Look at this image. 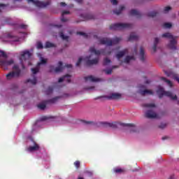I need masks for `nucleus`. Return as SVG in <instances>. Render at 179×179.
Masks as SVG:
<instances>
[{
	"mask_svg": "<svg viewBox=\"0 0 179 179\" xmlns=\"http://www.w3.org/2000/svg\"><path fill=\"white\" fill-rule=\"evenodd\" d=\"M90 55L84 59L80 57L76 64V66H79L82 63V61H85L87 65H96V64H99V55L101 54H103V55H111V54H114L117 59H121L122 57L128 54V50H124L118 52L117 49L111 50L110 48L106 47L104 51L103 50H97L94 47H91L90 48Z\"/></svg>",
	"mask_w": 179,
	"mask_h": 179,
	"instance_id": "1",
	"label": "nucleus"
},
{
	"mask_svg": "<svg viewBox=\"0 0 179 179\" xmlns=\"http://www.w3.org/2000/svg\"><path fill=\"white\" fill-rule=\"evenodd\" d=\"M143 107L147 108V110L145 113L146 118H150L151 120L160 118V115L155 111V108H156V105L155 103H145L143 105Z\"/></svg>",
	"mask_w": 179,
	"mask_h": 179,
	"instance_id": "2",
	"label": "nucleus"
},
{
	"mask_svg": "<svg viewBox=\"0 0 179 179\" xmlns=\"http://www.w3.org/2000/svg\"><path fill=\"white\" fill-rule=\"evenodd\" d=\"M157 94L160 99L163 97V96H166V97H170L171 100H177V95L173 94L171 92L164 91V88L159 87L157 90Z\"/></svg>",
	"mask_w": 179,
	"mask_h": 179,
	"instance_id": "3",
	"label": "nucleus"
},
{
	"mask_svg": "<svg viewBox=\"0 0 179 179\" xmlns=\"http://www.w3.org/2000/svg\"><path fill=\"white\" fill-rule=\"evenodd\" d=\"M120 41H121V38H115L113 40L103 38L100 40V43L105 44V45L110 47V45H115V44H118Z\"/></svg>",
	"mask_w": 179,
	"mask_h": 179,
	"instance_id": "4",
	"label": "nucleus"
},
{
	"mask_svg": "<svg viewBox=\"0 0 179 179\" xmlns=\"http://www.w3.org/2000/svg\"><path fill=\"white\" fill-rule=\"evenodd\" d=\"M38 57L40 62L38 63V65L35 68L31 69L32 75H36V73H38V71H40V66L45 65V64H47V59L43 57L41 54H38Z\"/></svg>",
	"mask_w": 179,
	"mask_h": 179,
	"instance_id": "5",
	"label": "nucleus"
},
{
	"mask_svg": "<svg viewBox=\"0 0 179 179\" xmlns=\"http://www.w3.org/2000/svg\"><path fill=\"white\" fill-rule=\"evenodd\" d=\"M132 24L128 23H117L110 26L111 30H122L124 29H131Z\"/></svg>",
	"mask_w": 179,
	"mask_h": 179,
	"instance_id": "6",
	"label": "nucleus"
},
{
	"mask_svg": "<svg viewBox=\"0 0 179 179\" xmlns=\"http://www.w3.org/2000/svg\"><path fill=\"white\" fill-rule=\"evenodd\" d=\"M31 55V53H30L29 50H24L23 52H21L20 59L21 61L20 64L22 69H24V62H26V59H29Z\"/></svg>",
	"mask_w": 179,
	"mask_h": 179,
	"instance_id": "7",
	"label": "nucleus"
},
{
	"mask_svg": "<svg viewBox=\"0 0 179 179\" xmlns=\"http://www.w3.org/2000/svg\"><path fill=\"white\" fill-rule=\"evenodd\" d=\"M20 75V69L18 65H14L13 71L6 75L7 79H12V78H18Z\"/></svg>",
	"mask_w": 179,
	"mask_h": 179,
	"instance_id": "8",
	"label": "nucleus"
},
{
	"mask_svg": "<svg viewBox=\"0 0 179 179\" xmlns=\"http://www.w3.org/2000/svg\"><path fill=\"white\" fill-rule=\"evenodd\" d=\"M28 3H30V2H32L36 6H38V8H45V6H48L50 5V2L44 3L39 1L38 0H27Z\"/></svg>",
	"mask_w": 179,
	"mask_h": 179,
	"instance_id": "9",
	"label": "nucleus"
},
{
	"mask_svg": "<svg viewBox=\"0 0 179 179\" xmlns=\"http://www.w3.org/2000/svg\"><path fill=\"white\" fill-rule=\"evenodd\" d=\"M59 99V97L57 96V97H55V98L49 100L48 101L42 102L38 105V108L40 110H44L46 107L47 103H57V101H58Z\"/></svg>",
	"mask_w": 179,
	"mask_h": 179,
	"instance_id": "10",
	"label": "nucleus"
},
{
	"mask_svg": "<svg viewBox=\"0 0 179 179\" xmlns=\"http://www.w3.org/2000/svg\"><path fill=\"white\" fill-rule=\"evenodd\" d=\"M177 37L171 39L167 45L169 50H177Z\"/></svg>",
	"mask_w": 179,
	"mask_h": 179,
	"instance_id": "11",
	"label": "nucleus"
},
{
	"mask_svg": "<svg viewBox=\"0 0 179 179\" xmlns=\"http://www.w3.org/2000/svg\"><path fill=\"white\" fill-rule=\"evenodd\" d=\"M166 75L169 76V78H172V79H174V80H176L177 83H179V75L171 71H166Z\"/></svg>",
	"mask_w": 179,
	"mask_h": 179,
	"instance_id": "12",
	"label": "nucleus"
},
{
	"mask_svg": "<svg viewBox=\"0 0 179 179\" xmlns=\"http://www.w3.org/2000/svg\"><path fill=\"white\" fill-rule=\"evenodd\" d=\"M139 93L141 96H146V94H153V92L150 90L145 89V87H141L139 90Z\"/></svg>",
	"mask_w": 179,
	"mask_h": 179,
	"instance_id": "13",
	"label": "nucleus"
},
{
	"mask_svg": "<svg viewBox=\"0 0 179 179\" xmlns=\"http://www.w3.org/2000/svg\"><path fill=\"white\" fill-rule=\"evenodd\" d=\"M85 82H101V78H99L97 77H94L93 76H89L85 77Z\"/></svg>",
	"mask_w": 179,
	"mask_h": 179,
	"instance_id": "14",
	"label": "nucleus"
},
{
	"mask_svg": "<svg viewBox=\"0 0 179 179\" xmlns=\"http://www.w3.org/2000/svg\"><path fill=\"white\" fill-rule=\"evenodd\" d=\"M61 82H68V83H71V76L66 75L62 78H60L59 79V83H61Z\"/></svg>",
	"mask_w": 179,
	"mask_h": 179,
	"instance_id": "15",
	"label": "nucleus"
},
{
	"mask_svg": "<svg viewBox=\"0 0 179 179\" xmlns=\"http://www.w3.org/2000/svg\"><path fill=\"white\" fill-rule=\"evenodd\" d=\"M121 96L122 95L120 93H113L108 96V99L117 100L118 99H121Z\"/></svg>",
	"mask_w": 179,
	"mask_h": 179,
	"instance_id": "16",
	"label": "nucleus"
},
{
	"mask_svg": "<svg viewBox=\"0 0 179 179\" xmlns=\"http://www.w3.org/2000/svg\"><path fill=\"white\" fill-rule=\"evenodd\" d=\"M6 41H19V38H17V36H13L12 35H8L6 36Z\"/></svg>",
	"mask_w": 179,
	"mask_h": 179,
	"instance_id": "17",
	"label": "nucleus"
},
{
	"mask_svg": "<svg viewBox=\"0 0 179 179\" xmlns=\"http://www.w3.org/2000/svg\"><path fill=\"white\" fill-rule=\"evenodd\" d=\"M38 149H40V146L35 143L34 146H30L28 148L27 150L28 152H36V150H38Z\"/></svg>",
	"mask_w": 179,
	"mask_h": 179,
	"instance_id": "18",
	"label": "nucleus"
},
{
	"mask_svg": "<svg viewBox=\"0 0 179 179\" xmlns=\"http://www.w3.org/2000/svg\"><path fill=\"white\" fill-rule=\"evenodd\" d=\"M162 37L164 38H169L170 40H173V38H176L177 36H173L171 33H165L162 35Z\"/></svg>",
	"mask_w": 179,
	"mask_h": 179,
	"instance_id": "19",
	"label": "nucleus"
},
{
	"mask_svg": "<svg viewBox=\"0 0 179 179\" xmlns=\"http://www.w3.org/2000/svg\"><path fill=\"white\" fill-rule=\"evenodd\" d=\"M139 38V36H138L135 33H131L129 37V41H134L135 40H138Z\"/></svg>",
	"mask_w": 179,
	"mask_h": 179,
	"instance_id": "20",
	"label": "nucleus"
},
{
	"mask_svg": "<svg viewBox=\"0 0 179 179\" xmlns=\"http://www.w3.org/2000/svg\"><path fill=\"white\" fill-rule=\"evenodd\" d=\"M146 56L145 55V49L143 48H140V59L141 61H145Z\"/></svg>",
	"mask_w": 179,
	"mask_h": 179,
	"instance_id": "21",
	"label": "nucleus"
},
{
	"mask_svg": "<svg viewBox=\"0 0 179 179\" xmlns=\"http://www.w3.org/2000/svg\"><path fill=\"white\" fill-rule=\"evenodd\" d=\"M63 70H64V67H62V62H59L58 66L55 68V72L56 73L62 72Z\"/></svg>",
	"mask_w": 179,
	"mask_h": 179,
	"instance_id": "22",
	"label": "nucleus"
},
{
	"mask_svg": "<svg viewBox=\"0 0 179 179\" xmlns=\"http://www.w3.org/2000/svg\"><path fill=\"white\" fill-rule=\"evenodd\" d=\"M13 64V61L12 59L6 62H1V66H8L9 65H12Z\"/></svg>",
	"mask_w": 179,
	"mask_h": 179,
	"instance_id": "23",
	"label": "nucleus"
},
{
	"mask_svg": "<svg viewBox=\"0 0 179 179\" xmlns=\"http://www.w3.org/2000/svg\"><path fill=\"white\" fill-rule=\"evenodd\" d=\"M134 59H135V57H134V56H127L124 59V62L126 64H129V62H131V61H134Z\"/></svg>",
	"mask_w": 179,
	"mask_h": 179,
	"instance_id": "24",
	"label": "nucleus"
},
{
	"mask_svg": "<svg viewBox=\"0 0 179 179\" xmlns=\"http://www.w3.org/2000/svg\"><path fill=\"white\" fill-rule=\"evenodd\" d=\"M130 15H131L132 16H139V15H141V13H139V11L136 10H131L130 11Z\"/></svg>",
	"mask_w": 179,
	"mask_h": 179,
	"instance_id": "25",
	"label": "nucleus"
},
{
	"mask_svg": "<svg viewBox=\"0 0 179 179\" xmlns=\"http://www.w3.org/2000/svg\"><path fill=\"white\" fill-rule=\"evenodd\" d=\"M159 41V39L158 38H155L154 46L152 47V50H153L154 52H155V51H156V47H157Z\"/></svg>",
	"mask_w": 179,
	"mask_h": 179,
	"instance_id": "26",
	"label": "nucleus"
},
{
	"mask_svg": "<svg viewBox=\"0 0 179 179\" xmlns=\"http://www.w3.org/2000/svg\"><path fill=\"white\" fill-rule=\"evenodd\" d=\"M162 80H164V82H165L166 83V85H168V86H169V87H171L173 86V83H171V81H170L164 78H162Z\"/></svg>",
	"mask_w": 179,
	"mask_h": 179,
	"instance_id": "27",
	"label": "nucleus"
},
{
	"mask_svg": "<svg viewBox=\"0 0 179 179\" xmlns=\"http://www.w3.org/2000/svg\"><path fill=\"white\" fill-rule=\"evenodd\" d=\"M173 25L170 22H166L163 24L164 29H171Z\"/></svg>",
	"mask_w": 179,
	"mask_h": 179,
	"instance_id": "28",
	"label": "nucleus"
},
{
	"mask_svg": "<svg viewBox=\"0 0 179 179\" xmlns=\"http://www.w3.org/2000/svg\"><path fill=\"white\" fill-rule=\"evenodd\" d=\"M171 9H173V8H171V6H166L164 8V13H169L170 12V10H171Z\"/></svg>",
	"mask_w": 179,
	"mask_h": 179,
	"instance_id": "29",
	"label": "nucleus"
},
{
	"mask_svg": "<svg viewBox=\"0 0 179 179\" xmlns=\"http://www.w3.org/2000/svg\"><path fill=\"white\" fill-rule=\"evenodd\" d=\"M110 64H111V60L108 58H105L103 59V65H110Z\"/></svg>",
	"mask_w": 179,
	"mask_h": 179,
	"instance_id": "30",
	"label": "nucleus"
},
{
	"mask_svg": "<svg viewBox=\"0 0 179 179\" xmlns=\"http://www.w3.org/2000/svg\"><path fill=\"white\" fill-rule=\"evenodd\" d=\"M51 47H55L53 43H50V42H47L45 43V48H51Z\"/></svg>",
	"mask_w": 179,
	"mask_h": 179,
	"instance_id": "31",
	"label": "nucleus"
},
{
	"mask_svg": "<svg viewBox=\"0 0 179 179\" xmlns=\"http://www.w3.org/2000/svg\"><path fill=\"white\" fill-rule=\"evenodd\" d=\"M28 82H29L30 83H31V85H36V83H37V79H36V78H34V79H29L28 80Z\"/></svg>",
	"mask_w": 179,
	"mask_h": 179,
	"instance_id": "32",
	"label": "nucleus"
},
{
	"mask_svg": "<svg viewBox=\"0 0 179 179\" xmlns=\"http://www.w3.org/2000/svg\"><path fill=\"white\" fill-rule=\"evenodd\" d=\"M125 7H124V6H122L120 7V9L119 11L115 10L114 13H115V15H120V13H121V11L123 10L124 9Z\"/></svg>",
	"mask_w": 179,
	"mask_h": 179,
	"instance_id": "33",
	"label": "nucleus"
},
{
	"mask_svg": "<svg viewBox=\"0 0 179 179\" xmlns=\"http://www.w3.org/2000/svg\"><path fill=\"white\" fill-rule=\"evenodd\" d=\"M114 171L116 173H124V169L120 168L115 169Z\"/></svg>",
	"mask_w": 179,
	"mask_h": 179,
	"instance_id": "34",
	"label": "nucleus"
},
{
	"mask_svg": "<svg viewBox=\"0 0 179 179\" xmlns=\"http://www.w3.org/2000/svg\"><path fill=\"white\" fill-rule=\"evenodd\" d=\"M36 47L38 50L43 48V43H41V42H38L37 43V45H36Z\"/></svg>",
	"mask_w": 179,
	"mask_h": 179,
	"instance_id": "35",
	"label": "nucleus"
},
{
	"mask_svg": "<svg viewBox=\"0 0 179 179\" xmlns=\"http://www.w3.org/2000/svg\"><path fill=\"white\" fill-rule=\"evenodd\" d=\"M156 15H157L156 12H151L148 14V16H150V17H155Z\"/></svg>",
	"mask_w": 179,
	"mask_h": 179,
	"instance_id": "36",
	"label": "nucleus"
},
{
	"mask_svg": "<svg viewBox=\"0 0 179 179\" xmlns=\"http://www.w3.org/2000/svg\"><path fill=\"white\" fill-rule=\"evenodd\" d=\"M108 125L111 128H115L117 127V123H109Z\"/></svg>",
	"mask_w": 179,
	"mask_h": 179,
	"instance_id": "37",
	"label": "nucleus"
},
{
	"mask_svg": "<svg viewBox=\"0 0 179 179\" xmlns=\"http://www.w3.org/2000/svg\"><path fill=\"white\" fill-rule=\"evenodd\" d=\"M129 129H130V132H136V127L135 126H133Z\"/></svg>",
	"mask_w": 179,
	"mask_h": 179,
	"instance_id": "38",
	"label": "nucleus"
},
{
	"mask_svg": "<svg viewBox=\"0 0 179 179\" xmlns=\"http://www.w3.org/2000/svg\"><path fill=\"white\" fill-rule=\"evenodd\" d=\"M77 169H79V166H80V162L79 161H76L75 163H74Z\"/></svg>",
	"mask_w": 179,
	"mask_h": 179,
	"instance_id": "39",
	"label": "nucleus"
},
{
	"mask_svg": "<svg viewBox=\"0 0 179 179\" xmlns=\"http://www.w3.org/2000/svg\"><path fill=\"white\" fill-rule=\"evenodd\" d=\"M133 54H138V48L137 47H134L133 48Z\"/></svg>",
	"mask_w": 179,
	"mask_h": 179,
	"instance_id": "40",
	"label": "nucleus"
},
{
	"mask_svg": "<svg viewBox=\"0 0 179 179\" xmlns=\"http://www.w3.org/2000/svg\"><path fill=\"white\" fill-rule=\"evenodd\" d=\"M1 57H3V58H6V53L3 51H1Z\"/></svg>",
	"mask_w": 179,
	"mask_h": 179,
	"instance_id": "41",
	"label": "nucleus"
},
{
	"mask_svg": "<svg viewBox=\"0 0 179 179\" xmlns=\"http://www.w3.org/2000/svg\"><path fill=\"white\" fill-rule=\"evenodd\" d=\"M60 37H62L63 40H68V36H64L62 33L60 34Z\"/></svg>",
	"mask_w": 179,
	"mask_h": 179,
	"instance_id": "42",
	"label": "nucleus"
},
{
	"mask_svg": "<svg viewBox=\"0 0 179 179\" xmlns=\"http://www.w3.org/2000/svg\"><path fill=\"white\" fill-rule=\"evenodd\" d=\"M110 2L113 3V5H117V3H118L117 0H110Z\"/></svg>",
	"mask_w": 179,
	"mask_h": 179,
	"instance_id": "43",
	"label": "nucleus"
},
{
	"mask_svg": "<svg viewBox=\"0 0 179 179\" xmlns=\"http://www.w3.org/2000/svg\"><path fill=\"white\" fill-rule=\"evenodd\" d=\"M105 72H106V75H110L112 71H111V69H110V70L105 71Z\"/></svg>",
	"mask_w": 179,
	"mask_h": 179,
	"instance_id": "44",
	"label": "nucleus"
},
{
	"mask_svg": "<svg viewBox=\"0 0 179 179\" xmlns=\"http://www.w3.org/2000/svg\"><path fill=\"white\" fill-rule=\"evenodd\" d=\"M48 94H50V93H52V88H49L47 91Z\"/></svg>",
	"mask_w": 179,
	"mask_h": 179,
	"instance_id": "45",
	"label": "nucleus"
},
{
	"mask_svg": "<svg viewBox=\"0 0 179 179\" xmlns=\"http://www.w3.org/2000/svg\"><path fill=\"white\" fill-rule=\"evenodd\" d=\"M168 179H176V176L171 175L168 178Z\"/></svg>",
	"mask_w": 179,
	"mask_h": 179,
	"instance_id": "46",
	"label": "nucleus"
},
{
	"mask_svg": "<svg viewBox=\"0 0 179 179\" xmlns=\"http://www.w3.org/2000/svg\"><path fill=\"white\" fill-rule=\"evenodd\" d=\"M62 15H69V11H63Z\"/></svg>",
	"mask_w": 179,
	"mask_h": 179,
	"instance_id": "47",
	"label": "nucleus"
},
{
	"mask_svg": "<svg viewBox=\"0 0 179 179\" xmlns=\"http://www.w3.org/2000/svg\"><path fill=\"white\" fill-rule=\"evenodd\" d=\"M78 34H80V36H84L85 37L87 36L86 34L83 33V32H79Z\"/></svg>",
	"mask_w": 179,
	"mask_h": 179,
	"instance_id": "48",
	"label": "nucleus"
},
{
	"mask_svg": "<svg viewBox=\"0 0 179 179\" xmlns=\"http://www.w3.org/2000/svg\"><path fill=\"white\" fill-rule=\"evenodd\" d=\"M60 5L61 6H66V3H65L64 2H61Z\"/></svg>",
	"mask_w": 179,
	"mask_h": 179,
	"instance_id": "49",
	"label": "nucleus"
},
{
	"mask_svg": "<svg viewBox=\"0 0 179 179\" xmlns=\"http://www.w3.org/2000/svg\"><path fill=\"white\" fill-rule=\"evenodd\" d=\"M94 89V87H89L87 88V90H93Z\"/></svg>",
	"mask_w": 179,
	"mask_h": 179,
	"instance_id": "50",
	"label": "nucleus"
},
{
	"mask_svg": "<svg viewBox=\"0 0 179 179\" xmlns=\"http://www.w3.org/2000/svg\"><path fill=\"white\" fill-rule=\"evenodd\" d=\"M76 2H78V3H82L83 0H76Z\"/></svg>",
	"mask_w": 179,
	"mask_h": 179,
	"instance_id": "51",
	"label": "nucleus"
},
{
	"mask_svg": "<svg viewBox=\"0 0 179 179\" xmlns=\"http://www.w3.org/2000/svg\"><path fill=\"white\" fill-rule=\"evenodd\" d=\"M21 27H22V29H26L27 27V26H26V25H22V26H21Z\"/></svg>",
	"mask_w": 179,
	"mask_h": 179,
	"instance_id": "52",
	"label": "nucleus"
},
{
	"mask_svg": "<svg viewBox=\"0 0 179 179\" xmlns=\"http://www.w3.org/2000/svg\"><path fill=\"white\" fill-rule=\"evenodd\" d=\"M66 66V68H72V65H71V64L67 65V66Z\"/></svg>",
	"mask_w": 179,
	"mask_h": 179,
	"instance_id": "53",
	"label": "nucleus"
},
{
	"mask_svg": "<svg viewBox=\"0 0 179 179\" xmlns=\"http://www.w3.org/2000/svg\"><path fill=\"white\" fill-rule=\"evenodd\" d=\"M62 22H66V20H65V18H62Z\"/></svg>",
	"mask_w": 179,
	"mask_h": 179,
	"instance_id": "54",
	"label": "nucleus"
},
{
	"mask_svg": "<svg viewBox=\"0 0 179 179\" xmlns=\"http://www.w3.org/2000/svg\"><path fill=\"white\" fill-rule=\"evenodd\" d=\"M3 6H5L4 4H1V8H3Z\"/></svg>",
	"mask_w": 179,
	"mask_h": 179,
	"instance_id": "55",
	"label": "nucleus"
},
{
	"mask_svg": "<svg viewBox=\"0 0 179 179\" xmlns=\"http://www.w3.org/2000/svg\"><path fill=\"white\" fill-rule=\"evenodd\" d=\"M166 127V124H164L163 127L160 126L161 128H164Z\"/></svg>",
	"mask_w": 179,
	"mask_h": 179,
	"instance_id": "56",
	"label": "nucleus"
},
{
	"mask_svg": "<svg viewBox=\"0 0 179 179\" xmlns=\"http://www.w3.org/2000/svg\"><path fill=\"white\" fill-rule=\"evenodd\" d=\"M87 124H92V122H87Z\"/></svg>",
	"mask_w": 179,
	"mask_h": 179,
	"instance_id": "57",
	"label": "nucleus"
},
{
	"mask_svg": "<svg viewBox=\"0 0 179 179\" xmlns=\"http://www.w3.org/2000/svg\"><path fill=\"white\" fill-rule=\"evenodd\" d=\"M2 22H5V19L3 18V19H2Z\"/></svg>",
	"mask_w": 179,
	"mask_h": 179,
	"instance_id": "58",
	"label": "nucleus"
},
{
	"mask_svg": "<svg viewBox=\"0 0 179 179\" xmlns=\"http://www.w3.org/2000/svg\"><path fill=\"white\" fill-rule=\"evenodd\" d=\"M114 68H117V66H113V69H114Z\"/></svg>",
	"mask_w": 179,
	"mask_h": 179,
	"instance_id": "59",
	"label": "nucleus"
},
{
	"mask_svg": "<svg viewBox=\"0 0 179 179\" xmlns=\"http://www.w3.org/2000/svg\"><path fill=\"white\" fill-rule=\"evenodd\" d=\"M78 179H83V178H79Z\"/></svg>",
	"mask_w": 179,
	"mask_h": 179,
	"instance_id": "60",
	"label": "nucleus"
},
{
	"mask_svg": "<svg viewBox=\"0 0 179 179\" xmlns=\"http://www.w3.org/2000/svg\"><path fill=\"white\" fill-rule=\"evenodd\" d=\"M14 1H20V0H14Z\"/></svg>",
	"mask_w": 179,
	"mask_h": 179,
	"instance_id": "61",
	"label": "nucleus"
},
{
	"mask_svg": "<svg viewBox=\"0 0 179 179\" xmlns=\"http://www.w3.org/2000/svg\"><path fill=\"white\" fill-rule=\"evenodd\" d=\"M178 104H179V101H178Z\"/></svg>",
	"mask_w": 179,
	"mask_h": 179,
	"instance_id": "62",
	"label": "nucleus"
},
{
	"mask_svg": "<svg viewBox=\"0 0 179 179\" xmlns=\"http://www.w3.org/2000/svg\"><path fill=\"white\" fill-rule=\"evenodd\" d=\"M147 83H150V82H147Z\"/></svg>",
	"mask_w": 179,
	"mask_h": 179,
	"instance_id": "63",
	"label": "nucleus"
}]
</instances>
